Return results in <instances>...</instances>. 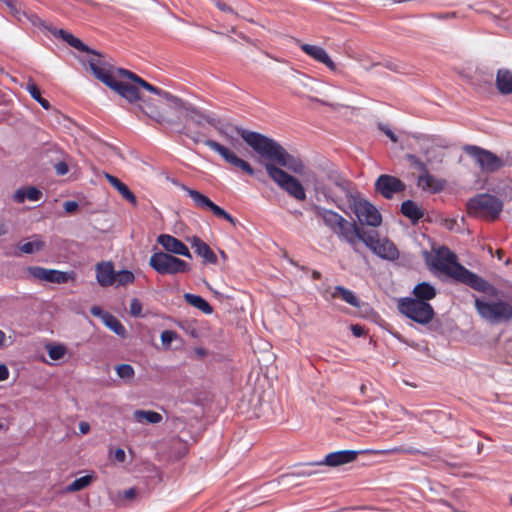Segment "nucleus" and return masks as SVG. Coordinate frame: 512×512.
Instances as JSON below:
<instances>
[{
	"mask_svg": "<svg viewBox=\"0 0 512 512\" xmlns=\"http://www.w3.org/2000/svg\"><path fill=\"white\" fill-rule=\"evenodd\" d=\"M300 48L304 53L313 58L314 60L326 65L330 70H336V65L326 52V50L317 45L301 44Z\"/></svg>",
	"mask_w": 512,
	"mask_h": 512,
	"instance_id": "20",
	"label": "nucleus"
},
{
	"mask_svg": "<svg viewBox=\"0 0 512 512\" xmlns=\"http://www.w3.org/2000/svg\"><path fill=\"white\" fill-rule=\"evenodd\" d=\"M105 178L125 200L132 204H136V197L134 193L129 189V187L125 183L120 181L117 177L108 173H105Z\"/></svg>",
	"mask_w": 512,
	"mask_h": 512,
	"instance_id": "29",
	"label": "nucleus"
},
{
	"mask_svg": "<svg viewBox=\"0 0 512 512\" xmlns=\"http://www.w3.org/2000/svg\"><path fill=\"white\" fill-rule=\"evenodd\" d=\"M44 246H45V243L43 241L36 239V240L29 241V242L19 245V249L23 253L32 254V253L42 250L44 248Z\"/></svg>",
	"mask_w": 512,
	"mask_h": 512,
	"instance_id": "39",
	"label": "nucleus"
},
{
	"mask_svg": "<svg viewBox=\"0 0 512 512\" xmlns=\"http://www.w3.org/2000/svg\"><path fill=\"white\" fill-rule=\"evenodd\" d=\"M425 262L431 270L438 271L477 292L490 297H498L500 293L494 285L460 264L456 254L445 246L435 249L433 253L425 252Z\"/></svg>",
	"mask_w": 512,
	"mask_h": 512,
	"instance_id": "2",
	"label": "nucleus"
},
{
	"mask_svg": "<svg viewBox=\"0 0 512 512\" xmlns=\"http://www.w3.org/2000/svg\"><path fill=\"white\" fill-rule=\"evenodd\" d=\"M66 348L63 345H49L48 355L52 360H60L64 357Z\"/></svg>",
	"mask_w": 512,
	"mask_h": 512,
	"instance_id": "41",
	"label": "nucleus"
},
{
	"mask_svg": "<svg viewBox=\"0 0 512 512\" xmlns=\"http://www.w3.org/2000/svg\"><path fill=\"white\" fill-rule=\"evenodd\" d=\"M219 132L226 138L228 142H230L232 145H234V137L228 132L227 129L221 128L219 129Z\"/></svg>",
	"mask_w": 512,
	"mask_h": 512,
	"instance_id": "59",
	"label": "nucleus"
},
{
	"mask_svg": "<svg viewBox=\"0 0 512 512\" xmlns=\"http://www.w3.org/2000/svg\"><path fill=\"white\" fill-rule=\"evenodd\" d=\"M351 331L355 337H361L364 335V327L358 324L351 325Z\"/></svg>",
	"mask_w": 512,
	"mask_h": 512,
	"instance_id": "52",
	"label": "nucleus"
},
{
	"mask_svg": "<svg viewBox=\"0 0 512 512\" xmlns=\"http://www.w3.org/2000/svg\"><path fill=\"white\" fill-rule=\"evenodd\" d=\"M103 323L112 330L116 335L125 338L127 335V331L123 324L111 313L105 314V318Z\"/></svg>",
	"mask_w": 512,
	"mask_h": 512,
	"instance_id": "34",
	"label": "nucleus"
},
{
	"mask_svg": "<svg viewBox=\"0 0 512 512\" xmlns=\"http://www.w3.org/2000/svg\"><path fill=\"white\" fill-rule=\"evenodd\" d=\"M238 135L266 162L260 161L267 175L285 192L298 201L306 199V192L301 182L288 174L276 164L299 172L302 166L277 141L254 131L236 127Z\"/></svg>",
	"mask_w": 512,
	"mask_h": 512,
	"instance_id": "1",
	"label": "nucleus"
},
{
	"mask_svg": "<svg viewBox=\"0 0 512 512\" xmlns=\"http://www.w3.org/2000/svg\"><path fill=\"white\" fill-rule=\"evenodd\" d=\"M179 326H180L181 329H183L191 337H193V338H198L199 337L198 330L195 327H193L192 324H190L188 322H183V323H180Z\"/></svg>",
	"mask_w": 512,
	"mask_h": 512,
	"instance_id": "46",
	"label": "nucleus"
},
{
	"mask_svg": "<svg viewBox=\"0 0 512 512\" xmlns=\"http://www.w3.org/2000/svg\"><path fill=\"white\" fill-rule=\"evenodd\" d=\"M195 352L197 355L203 357L206 355V350L204 348H196Z\"/></svg>",
	"mask_w": 512,
	"mask_h": 512,
	"instance_id": "63",
	"label": "nucleus"
},
{
	"mask_svg": "<svg viewBox=\"0 0 512 512\" xmlns=\"http://www.w3.org/2000/svg\"><path fill=\"white\" fill-rule=\"evenodd\" d=\"M90 312L92 315L101 318L102 321L105 318V314H109V312L103 311V309L99 306H92Z\"/></svg>",
	"mask_w": 512,
	"mask_h": 512,
	"instance_id": "51",
	"label": "nucleus"
},
{
	"mask_svg": "<svg viewBox=\"0 0 512 512\" xmlns=\"http://www.w3.org/2000/svg\"><path fill=\"white\" fill-rule=\"evenodd\" d=\"M79 431L81 434H87L90 431V425L88 422L82 421L79 423Z\"/></svg>",
	"mask_w": 512,
	"mask_h": 512,
	"instance_id": "60",
	"label": "nucleus"
},
{
	"mask_svg": "<svg viewBox=\"0 0 512 512\" xmlns=\"http://www.w3.org/2000/svg\"><path fill=\"white\" fill-rule=\"evenodd\" d=\"M184 190L197 207L211 211L218 220H225L230 224H235L234 218L224 209L213 203L207 196L187 187H184Z\"/></svg>",
	"mask_w": 512,
	"mask_h": 512,
	"instance_id": "11",
	"label": "nucleus"
},
{
	"mask_svg": "<svg viewBox=\"0 0 512 512\" xmlns=\"http://www.w3.org/2000/svg\"><path fill=\"white\" fill-rule=\"evenodd\" d=\"M118 73L120 76L131 79L132 81H134V82L138 83L140 86H142L144 89H146L154 94L162 96L168 100H171L172 102H180L179 98L172 96L167 91L161 90V89L151 85L150 83L146 82L145 80H143L142 78H140L139 76H137L136 74H134L133 72H131L129 70L120 68V69H118Z\"/></svg>",
	"mask_w": 512,
	"mask_h": 512,
	"instance_id": "19",
	"label": "nucleus"
},
{
	"mask_svg": "<svg viewBox=\"0 0 512 512\" xmlns=\"http://www.w3.org/2000/svg\"><path fill=\"white\" fill-rule=\"evenodd\" d=\"M114 457L118 462H124L126 458L125 451L121 448H118L114 452Z\"/></svg>",
	"mask_w": 512,
	"mask_h": 512,
	"instance_id": "53",
	"label": "nucleus"
},
{
	"mask_svg": "<svg viewBox=\"0 0 512 512\" xmlns=\"http://www.w3.org/2000/svg\"><path fill=\"white\" fill-rule=\"evenodd\" d=\"M177 338V333L172 330H164L161 333V341L163 345H170L172 341H174Z\"/></svg>",
	"mask_w": 512,
	"mask_h": 512,
	"instance_id": "45",
	"label": "nucleus"
},
{
	"mask_svg": "<svg viewBox=\"0 0 512 512\" xmlns=\"http://www.w3.org/2000/svg\"><path fill=\"white\" fill-rule=\"evenodd\" d=\"M158 243L171 255L176 254L188 258L192 257L188 247L182 241L171 235H159Z\"/></svg>",
	"mask_w": 512,
	"mask_h": 512,
	"instance_id": "16",
	"label": "nucleus"
},
{
	"mask_svg": "<svg viewBox=\"0 0 512 512\" xmlns=\"http://www.w3.org/2000/svg\"><path fill=\"white\" fill-rule=\"evenodd\" d=\"M250 176L254 177L259 182H265V174L262 170H255L253 169V173L249 174Z\"/></svg>",
	"mask_w": 512,
	"mask_h": 512,
	"instance_id": "55",
	"label": "nucleus"
},
{
	"mask_svg": "<svg viewBox=\"0 0 512 512\" xmlns=\"http://www.w3.org/2000/svg\"><path fill=\"white\" fill-rule=\"evenodd\" d=\"M284 257H285V258H286V259H287V260H288L292 265H294V266H296V267H299L301 270H303V271H307V270H308V268H307V267H305V266H300L296 261H294L293 259L289 258L286 252L284 253Z\"/></svg>",
	"mask_w": 512,
	"mask_h": 512,
	"instance_id": "61",
	"label": "nucleus"
},
{
	"mask_svg": "<svg viewBox=\"0 0 512 512\" xmlns=\"http://www.w3.org/2000/svg\"><path fill=\"white\" fill-rule=\"evenodd\" d=\"M137 495V489L136 488H129L128 490H125L123 493L124 498L128 500H132Z\"/></svg>",
	"mask_w": 512,
	"mask_h": 512,
	"instance_id": "54",
	"label": "nucleus"
},
{
	"mask_svg": "<svg viewBox=\"0 0 512 512\" xmlns=\"http://www.w3.org/2000/svg\"><path fill=\"white\" fill-rule=\"evenodd\" d=\"M186 135L193 140L195 143L200 142L199 135L197 133H186Z\"/></svg>",
	"mask_w": 512,
	"mask_h": 512,
	"instance_id": "62",
	"label": "nucleus"
},
{
	"mask_svg": "<svg viewBox=\"0 0 512 512\" xmlns=\"http://www.w3.org/2000/svg\"><path fill=\"white\" fill-rule=\"evenodd\" d=\"M327 180V184L318 182L315 185L316 194L322 195L326 201L344 210L346 203L357 193L354 184L337 170L329 171Z\"/></svg>",
	"mask_w": 512,
	"mask_h": 512,
	"instance_id": "4",
	"label": "nucleus"
},
{
	"mask_svg": "<svg viewBox=\"0 0 512 512\" xmlns=\"http://www.w3.org/2000/svg\"><path fill=\"white\" fill-rule=\"evenodd\" d=\"M478 315L491 325L509 323L512 320V304L501 299L474 296Z\"/></svg>",
	"mask_w": 512,
	"mask_h": 512,
	"instance_id": "5",
	"label": "nucleus"
},
{
	"mask_svg": "<svg viewBox=\"0 0 512 512\" xmlns=\"http://www.w3.org/2000/svg\"><path fill=\"white\" fill-rule=\"evenodd\" d=\"M117 375L122 379H131L135 372L131 365L129 364H120L116 367Z\"/></svg>",
	"mask_w": 512,
	"mask_h": 512,
	"instance_id": "42",
	"label": "nucleus"
},
{
	"mask_svg": "<svg viewBox=\"0 0 512 512\" xmlns=\"http://www.w3.org/2000/svg\"><path fill=\"white\" fill-rule=\"evenodd\" d=\"M413 294L414 300L428 302L436 297L437 290L430 283L421 282L414 287Z\"/></svg>",
	"mask_w": 512,
	"mask_h": 512,
	"instance_id": "28",
	"label": "nucleus"
},
{
	"mask_svg": "<svg viewBox=\"0 0 512 512\" xmlns=\"http://www.w3.org/2000/svg\"><path fill=\"white\" fill-rule=\"evenodd\" d=\"M401 212L404 216L409 218L413 224H415L418 220H420L424 213L418 207V205L412 200H406L401 204Z\"/></svg>",
	"mask_w": 512,
	"mask_h": 512,
	"instance_id": "31",
	"label": "nucleus"
},
{
	"mask_svg": "<svg viewBox=\"0 0 512 512\" xmlns=\"http://www.w3.org/2000/svg\"><path fill=\"white\" fill-rule=\"evenodd\" d=\"M496 87L501 94L512 93V72L508 69H499L496 75Z\"/></svg>",
	"mask_w": 512,
	"mask_h": 512,
	"instance_id": "30",
	"label": "nucleus"
},
{
	"mask_svg": "<svg viewBox=\"0 0 512 512\" xmlns=\"http://www.w3.org/2000/svg\"><path fill=\"white\" fill-rule=\"evenodd\" d=\"M346 204L355 214L358 224H381L382 216L379 210L358 192Z\"/></svg>",
	"mask_w": 512,
	"mask_h": 512,
	"instance_id": "8",
	"label": "nucleus"
},
{
	"mask_svg": "<svg viewBox=\"0 0 512 512\" xmlns=\"http://www.w3.org/2000/svg\"><path fill=\"white\" fill-rule=\"evenodd\" d=\"M78 203L75 201H67L64 204V208L67 212H73L77 209Z\"/></svg>",
	"mask_w": 512,
	"mask_h": 512,
	"instance_id": "58",
	"label": "nucleus"
},
{
	"mask_svg": "<svg viewBox=\"0 0 512 512\" xmlns=\"http://www.w3.org/2000/svg\"><path fill=\"white\" fill-rule=\"evenodd\" d=\"M216 6L223 12L234 13L233 9L226 3L217 1Z\"/></svg>",
	"mask_w": 512,
	"mask_h": 512,
	"instance_id": "56",
	"label": "nucleus"
},
{
	"mask_svg": "<svg viewBox=\"0 0 512 512\" xmlns=\"http://www.w3.org/2000/svg\"><path fill=\"white\" fill-rule=\"evenodd\" d=\"M134 418L138 422L146 421L148 423L157 424L162 421V416L155 411L136 410Z\"/></svg>",
	"mask_w": 512,
	"mask_h": 512,
	"instance_id": "35",
	"label": "nucleus"
},
{
	"mask_svg": "<svg viewBox=\"0 0 512 512\" xmlns=\"http://www.w3.org/2000/svg\"><path fill=\"white\" fill-rule=\"evenodd\" d=\"M96 56V58L88 60L89 67L98 80L111 88L116 79L106 67L105 63L100 59V55L97 53Z\"/></svg>",
	"mask_w": 512,
	"mask_h": 512,
	"instance_id": "17",
	"label": "nucleus"
},
{
	"mask_svg": "<svg viewBox=\"0 0 512 512\" xmlns=\"http://www.w3.org/2000/svg\"><path fill=\"white\" fill-rule=\"evenodd\" d=\"M174 446H177V452L175 454L176 458H182L184 455H186L188 448L185 443H182L180 440H177L174 442Z\"/></svg>",
	"mask_w": 512,
	"mask_h": 512,
	"instance_id": "48",
	"label": "nucleus"
},
{
	"mask_svg": "<svg viewBox=\"0 0 512 512\" xmlns=\"http://www.w3.org/2000/svg\"><path fill=\"white\" fill-rule=\"evenodd\" d=\"M502 208V201L490 194H479L468 202V209L471 212L483 215L491 221L497 218Z\"/></svg>",
	"mask_w": 512,
	"mask_h": 512,
	"instance_id": "9",
	"label": "nucleus"
},
{
	"mask_svg": "<svg viewBox=\"0 0 512 512\" xmlns=\"http://www.w3.org/2000/svg\"><path fill=\"white\" fill-rule=\"evenodd\" d=\"M184 299L188 304L199 309L200 311H202L205 314L213 313L212 306L204 298H202L199 295L185 293Z\"/></svg>",
	"mask_w": 512,
	"mask_h": 512,
	"instance_id": "32",
	"label": "nucleus"
},
{
	"mask_svg": "<svg viewBox=\"0 0 512 512\" xmlns=\"http://www.w3.org/2000/svg\"><path fill=\"white\" fill-rule=\"evenodd\" d=\"M379 128L390 138L392 142L396 143L398 141L396 134L388 126L380 124Z\"/></svg>",
	"mask_w": 512,
	"mask_h": 512,
	"instance_id": "50",
	"label": "nucleus"
},
{
	"mask_svg": "<svg viewBox=\"0 0 512 512\" xmlns=\"http://www.w3.org/2000/svg\"><path fill=\"white\" fill-rule=\"evenodd\" d=\"M96 279L102 287H108L115 283V270L112 262L96 264Z\"/></svg>",
	"mask_w": 512,
	"mask_h": 512,
	"instance_id": "22",
	"label": "nucleus"
},
{
	"mask_svg": "<svg viewBox=\"0 0 512 512\" xmlns=\"http://www.w3.org/2000/svg\"><path fill=\"white\" fill-rule=\"evenodd\" d=\"M9 377V370L6 365L0 364V381H4Z\"/></svg>",
	"mask_w": 512,
	"mask_h": 512,
	"instance_id": "57",
	"label": "nucleus"
},
{
	"mask_svg": "<svg viewBox=\"0 0 512 512\" xmlns=\"http://www.w3.org/2000/svg\"><path fill=\"white\" fill-rule=\"evenodd\" d=\"M134 280L135 276L129 270H122L117 273L115 272V283H117L118 286L132 284Z\"/></svg>",
	"mask_w": 512,
	"mask_h": 512,
	"instance_id": "40",
	"label": "nucleus"
},
{
	"mask_svg": "<svg viewBox=\"0 0 512 512\" xmlns=\"http://www.w3.org/2000/svg\"><path fill=\"white\" fill-rule=\"evenodd\" d=\"M317 472L316 471H312V470H303V471H300V472H297V473H292V474H287V475H283L281 477L282 480H285V479H289V478H292V477H297V478H300V477H310V476H313L315 475Z\"/></svg>",
	"mask_w": 512,
	"mask_h": 512,
	"instance_id": "47",
	"label": "nucleus"
},
{
	"mask_svg": "<svg viewBox=\"0 0 512 512\" xmlns=\"http://www.w3.org/2000/svg\"><path fill=\"white\" fill-rule=\"evenodd\" d=\"M176 106L181 107L184 111V116L193 121L198 126H202L205 122L213 125L214 124V118L207 116L203 114L198 108L191 104L183 103L181 100L180 102H173Z\"/></svg>",
	"mask_w": 512,
	"mask_h": 512,
	"instance_id": "21",
	"label": "nucleus"
},
{
	"mask_svg": "<svg viewBox=\"0 0 512 512\" xmlns=\"http://www.w3.org/2000/svg\"><path fill=\"white\" fill-rule=\"evenodd\" d=\"M464 152L469 155L484 172H494L503 166V161L489 150L475 145H466Z\"/></svg>",
	"mask_w": 512,
	"mask_h": 512,
	"instance_id": "10",
	"label": "nucleus"
},
{
	"mask_svg": "<svg viewBox=\"0 0 512 512\" xmlns=\"http://www.w3.org/2000/svg\"><path fill=\"white\" fill-rule=\"evenodd\" d=\"M26 90L29 92L31 97L35 101H37L45 110H48L50 108L49 101L41 96L39 88L34 83H28Z\"/></svg>",
	"mask_w": 512,
	"mask_h": 512,
	"instance_id": "38",
	"label": "nucleus"
},
{
	"mask_svg": "<svg viewBox=\"0 0 512 512\" xmlns=\"http://www.w3.org/2000/svg\"><path fill=\"white\" fill-rule=\"evenodd\" d=\"M361 453H366V450L363 451H354V450H341L329 453L326 455L325 459L319 462L311 463V465H326L329 467H338L341 465H345L348 463H352L357 459V456Z\"/></svg>",
	"mask_w": 512,
	"mask_h": 512,
	"instance_id": "15",
	"label": "nucleus"
},
{
	"mask_svg": "<svg viewBox=\"0 0 512 512\" xmlns=\"http://www.w3.org/2000/svg\"><path fill=\"white\" fill-rule=\"evenodd\" d=\"M312 278L315 279V280H318L321 278V273L317 270H313L312 271Z\"/></svg>",
	"mask_w": 512,
	"mask_h": 512,
	"instance_id": "64",
	"label": "nucleus"
},
{
	"mask_svg": "<svg viewBox=\"0 0 512 512\" xmlns=\"http://www.w3.org/2000/svg\"><path fill=\"white\" fill-rule=\"evenodd\" d=\"M314 214L319 220H322L325 224H350L338 213L320 206L314 207Z\"/></svg>",
	"mask_w": 512,
	"mask_h": 512,
	"instance_id": "27",
	"label": "nucleus"
},
{
	"mask_svg": "<svg viewBox=\"0 0 512 512\" xmlns=\"http://www.w3.org/2000/svg\"><path fill=\"white\" fill-rule=\"evenodd\" d=\"M405 159L407 160V162L410 164L411 167L420 171L421 173L424 172L425 170H427L426 164L423 161H421L414 154H407L405 156Z\"/></svg>",
	"mask_w": 512,
	"mask_h": 512,
	"instance_id": "43",
	"label": "nucleus"
},
{
	"mask_svg": "<svg viewBox=\"0 0 512 512\" xmlns=\"http://www.w3.org/2000/svg\"><path fill=\"white\" fill-rule=\"evenodd\" d=\"M54 168H55L56 173L60 176L67 174L69 171L68 164L64 161L57 162L54 165Z\"/></svg>",
	"mask_w": 512,
	"mask_h": 512,
	"instance_id": "49",
	"label": "nucleus"
},
{
	"mask_svg": "<svg viewBox=\"0 0 512 512\" xmlns=\"http://www.w3.org/2000/svg\"><path fill=\"white\" fill-rule=\"evenodd\" d=\"M111 89H113L130 103H134L140 99L138 89L132 84L116 80L113 83Z\"/></svg>",
	"mask_w": 512,
	"mask_h": 512,
	"instance_id": "25",
	"label": "nucleus"
},
{
	"mask_svg": "<svg viewBox=\"0 0 512 512\" xmlns=\"http://www.w3.org/2000/svg\"><path fill=\"white\" fill-rule=\"evenodd\" d=\"M417 184L423 190L436 193L444 189L446 182L434 177L429 174L428 170H425L418 176Z\"/></svg>",
	"mask_w": 512,
	"mask_h": 512,
	"instance_id": "23",
	"label": "nucleus"
},
{
	"mask_svg": "<svg viewBox=\"0 0 512 512\" xmlns=\"http://www.w3.org/2000/svg\"><path fill=\"white\" fill-rule=\"evenodd\" d=\"M366 453H372V454H379V455H389V454H419L421 453L420 450L409 447H394L391 449H385V450H366ZM422 454L426 455L427 453L422 452Z\"/></svg>",
	"mask_w": 512,
	"mask_h": 512,
	"instance_id": "36",
	"label": "nucleus"
},
{
	"mask_svg": "<svg viewBox=\"0 0 512 512\" xmlns=\"http://www.w3.org/2000/svg\"><path fill=\"white\" fill-rule=\"evenodd\" d=\"M191 247L195 250V253L203 258L204 264H217L218 258L210 246L205 243L200 237L192 236L188 238Z\"/></svg>",
	"mask_w": 512,
	"mask_h": 512,
	"instance_id": "18",
	"label": "nucleus"
},
{
	"mask_svg": "<svg viewBox=\"0 0 512 512\" xmlns=\"http://www.w3.org/2000/svg\"><path fill=\"white\" fill-rule=\"evenodd\" d=\"M27 270L32 277L51 283L63 284L74 280V272L46 269L39 266H31Z\"/></svg>",
	"mask_w": 512,
	"mask_h": 512,
	"instance_id": "14",
	"label": "nucleus"
},
{
	"mask_svg": "<svg viewBox=\"0 0 512 512\" xmlns=\"http://www.w3.org/2000/svg\"><path fill=\"white\" fill-rule=\"evenodd\" d=\"M149 265L162 275H175L191 270L189 263L166 252L153 253L149 259Z\"/></svg>",
	"mask_w": 512,
	"mask_h": 512,
	"instance_id": "6",
	"label": "nucleus"
},
{
	"mask_svg": "<svg viewBox=\"0 0 512 512\" xmlns=\"http://www.w3.org/2000/svg\"><path fill=\"white\" fill-rule=\"evenodd\" d=\"M375 191L385 199H392L395 194L401 193L406 189V184L399 178L382 174L374 184Z\"/></svg>",
	"mask_w": 512,
	"mask_h": 512,
	"instance_id": "13",
	"label": "nucleus"
},
{
	"mask_svg": "<svg viewBox=\"0 0 512 512\" xmlns=\"http://www.w3.org/2000/svg\"><path fill=\"white\" fill-rule=\"evenodd\" d=\"M398 309L401 314L422 325L428 324L435 315L433 307L428 302L412 298L401 299L398 303Z\"/></svg>",
	"mask_w": 512,
	"mask_h": 512,
	"instance_id": "7",
	"label": "nucleus"
},
{
	"mask_svg": "<svg viewBox=\"0 0 512 512\" xmlns=\"http://www.w3.org/2000/svg\"><path fill=\"white\" fill-rule=\"evenodd\" d=\"M204 145H206L211 150L218 153L227 163L230 165L241 169L247 174L253 173L252 166L245 160L238 157L233 151H231L229 148L221 145L217 141L206 139L202 141Z\"/></svg>",
	"mask_w": 512,
	"mask_h": 512,
	"instance_id": "12",
	"label": "nucleus"
},
{
	"mask_svg": "<svg viewBox=\"0 0 512 512\" xmlns=\"http://www.w3.org/2000/svg\"><path fill=\"white\" fill-rule=\"evenodd\" d=\"M129 312L134 317H140L142 315V303L137 298L131 300Z\"/></svg>",
	"mask_w": 512,
	"mask_h": 512,
	"instance_id": "44",
	"label": "nucleus"
},
{
	"mask_svg": "<svg viewBox=\"0 0 512 512\" xmlns=\"http://www.w3.org/2000/svg\"><path fill=\"white\" fill-rule=\"evenodd\" d=\"M43 196L41 190L33 186L21 187L15 191L13 194V200L16 203H24L25 200H29L32 202L40 201Z\"/></svg>",
	"mask_w": 512,
	"mask_h": 512,
	"instance_id": "24",
	"label": "nucleus"
},
{
	"mask_svg": "<svg viewBox=\"0 0 512 512\" xmlns=\"http://www.w3.org/2000/svg\"><path fill=\"white\" fill-rule=\"evenodd\" d=\"M94 479L93 475H85L80 478L75 479L71 484H69L66 488L68 492H76L85 489L88 487Z\"/></svg>",
	"mask_w": 512,
	"mask_h": 512,
	"instance_id": "37",
	"label": "nucleus"
},
{
	"mask_svg": "<svg viewBox=\"0 0 512 512\" xmlns=\"http://www.w3.org/2000/svg\"><path fill=\"white\" fill-rule=\"evenodd\" d=\"M54 35L57 37H60L62 40H64L67 44H69L71 47L77 49L81 52H87L91 53L93 55H97V52L90 49L86 44H84L79 38L75 37L71 33L59 29L54 32Z\"/></svg>",
	"mask_w": 512,
	"mask_h": 512,
	"instance_id": "26",
	"label": "nucleus"
},
{
	"mask_svg": "<svg viewBox=\"0 0 512 512\" xmlns=\"http://www.w3.org/2000/svg\"><path fill=\"white\" fill-rule=\"evenodd\" d=\"M335 234L342 237L351 245L363 242L373 253L383 259L394 260L399 252L396 246L387 238H381L374 229L367 226H332Z\"/></svg>",
	"mask_w": 512,
	"mask_h": 512,
	"instance_id": "3",
	"label": "nucleus"
},
{
	"mask_svg": "<svg viewBox=\"0 0 512 512\" xmlns=\"http://www.w3.org/2000/svg\"><path fill=\"white\" fill-rule=\"evenodd\" d=\"M333 298L340 297L343 301L350 304L353 307H359L360 302L354 293L343 286H336L332 292Z\"/></svg>",
	"mask_w": 512,
	"mask_h": 512,
	"instance_id": "33",
	"label": "nucleus"
}]
</instances>
